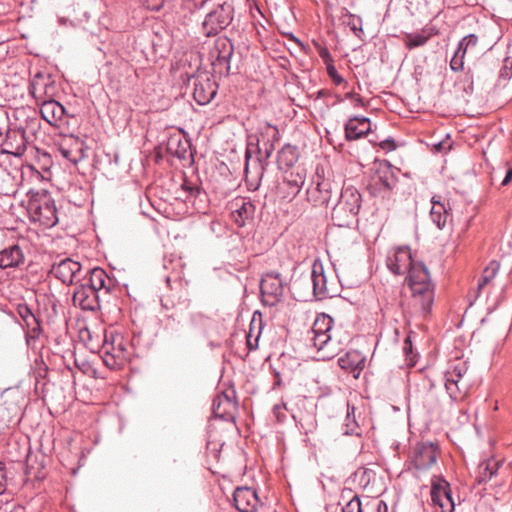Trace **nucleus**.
<instances>
[{
    "label": "nucleus",
    "mask_w": 512,
    "mask_h": 512,
    "mask_svg": "<svg viewBox=\"0 0 512 512\" xmlns=\"http://www.w3.org/2000/svg\"><path fill=\"white\" fill-rule=\"evenodd\" d=\"M333 319L327 314L316 317L312 326L311 341L317 349L318 359L328 360L341 351V343L332 338Z\"/></svg>",
    "instance_id": "f257e3e1"
},
{
    "label": "nucleus",
    "mask_w": 512,
    "mask_h": 512,
    "mask_svg": "<svg viewBox=\"0 0 512 512\" xmlns=\"http://www.w3.org/2000/svg\"><path fill=\"white\" fill-rule=\"evenodd\" d=\"M418 305H421V314L427 318L432 310L435 298V284L433 283L427 266L418 261Z\"/></svg>",
    "instance_id": "f03ea898"
},
{
    "label": "nucleus",
    "mask_w": 512,
    "mask_h": 512,
    "mask_svg": "<svg viewBox=\"0 0 512 512\" xmlns=\"http://www.w3.org/2000/svg\"><path fill=\"white\" fill-rule=\"evenodd\" d=\"M468 371L466 361L456 359L452 361L444 373V384L450 397L457 399L462 392H465L468 383L464 381L465 375Z\"/></svg>",
    "instance_id": "7ed1b4c3"
},
{
    "label": "nucleus",
    "mask_w": 512,
    "mask_h": 512,
    "mask_svg": "<svg viewBox=\"0 0 512 512\" xmlns=\"http://www.w3.org/2000/svg\"><path fill=\"white\" fill-rule=\"evenodd\" d=\"M29 212L34 221L45 227H53L58 222L54 200L47 194L32 199L29 203Z\"/></svg>",
    "instance_id": "20e7f679"
},
{
    "label": "nucleus",
    "mask_w": 512,
    "mask_h": 512,
    "mask_svg": "<svg viewBox=\"0 0 512 512\" xmlns=\"http://www.w3.org/2000/svg\"><path fill=\"white\" fill-rule=\"evenodd\" d=\"M388 267L395 274L408 273L405 284L410 288L412 295H415L414 286L416 282L411 250L408 247L397 248L393 257L388 259Z\"/></svg>",
    "instance_id": "39448f33"
},
{
    "label": "nucleus",
    "mask_w": 512,
    "mask_h": 512,
    "mask_svg": "<svg viewBox=\"0 0 512 512\" xmlns=\"http://www.w3.org/2000/svg\"><path fill=\"white\" fill-rule=\"evenodd\" d=\"M30 93L40 104L54 99L58 94L55 79L45 72L36 73L30 83Z\"/></svg>",
    "instance_id": "423d86ee"
},
{
    "label": "nucleus",
    "mask_w": 512,
    "mask_h": 512,
    "mask_svg": "<svg viewBox=\"0 0 512 512\" xmlns=\"http://www.w3.org/2000/svg\"><path fill=\"white\" fill-rule=\"evenodd\" d=\"M102 349L104 353L103 361L107 367L114 369L125 362L126 347L120 334L106 335Z\"/></svg>",
    "instance_id": "0eeeda50"
},
{
    "label": "nucleus",
    "mask_w": 512,
    "mask_h": 512,
    "mask_svg": "<svg viewBox=\"0 0 512 512\" xmlns=\"http://www.w3.org/2000/svg\"><path fill=\"white\" fill-rule=\"evenodd\" d=\"M232 7L226 3L219 5L205 18L203 27L207 35H215L229 25L232 20Z\"/></svg>",
    "instance_id": "6e6552de"
},
{
    "label": "nucleus",
    "mask_w": 512,
    "mask_h": 512,
    "mask_svg": "<svg viewBox=\"0 0 512 512\" xmlns=\"http://www.w3.org/2000/svg\"><path fill=\"white\" fill-rule=\"evenodd\" d=\"M261 295L263 302L273 306L283 295V284L278 273H266L261 280Z\"/></svg>",
    "instance_id": "1a4fd4ad"
},
{
    "label": "nucleus",
    "mask_w": 512,
    "mask_h": 512,
    "mask_svg": "<svg viewBox=\"0 0 512 512\" xmlns=\"http://www.w3.org/2000/svg\"><path fill=\"white\" fill-rule=\"evenodd\" d=\"M58 147L61 155L74 165H77L85 157L84 142L72 134L61 135Z\"/></svg>",
    "instance_id": "9d476101"
},
{
    "label": "nucleus",
    "mask_w": 512,
    "mask_h": 512,
    "mask_svg": "<svg viewBox=\"0 0 512 512\" xmlns=\"http://www.w3.org/2000/svg\"><path fill=\"white\" fill-rule=\"evenodd\" d=\"M217 84L208 74H199L194 80L193 97L200 105H206L215 97Z\"/></svg>",
    "instance_id": "9b49d317"
},
{
    "label": "nucleus",
    "mask_w": 512,
    "mask_h": 512,
    "mask_svg": "<svg viewBox=\"0 0 512 512\" xmlns=\"http://www.w3.org/2000/svg\"><path fill=\"white\" fill-rule=\"evenodd\" d=\"M478 37L475 34H469L462 38L450 61V67L453 71H462L464 68V58L466 55H475L477 53Z\"/></svg>",
    "instance_id": "f8f14e48"
},
{
    "label": "nucleus",
    "mask_w": 512,
    "mask_h": 512,
    "mask_svg": "<svg viewBox=\"0 0 512 512\" xmlns=\"http://www.w3.org/2000/svg\"><path fill=\"white\" fill-rule=\"evenodd\" d=\"M235 507L240 512H260L259 498L250 487H238L233 494Z\"/></svg>",
    "instance_id": "ddd939ff"
},
{
    "label": "nucleus",
    "mask_w": 512,
    "mask_h": 512,
    "mask_svg": "<svg viewBox=\"0 0 512 512\" xmlns=\"http://www.w3.org/2000/svg\"><path fill=\"white\" fill-rule=\"evenodd\" d=\"M40 105V113L49 125L59 128L68 124V122L65 121V108L57 102L55 98Z\"/></svg>",
    "instance_id": "4468645a"
},
{
    "label": "nucleus",
    "mask_w": 512,
    "mask_h": 512,
    "mask_svg": "<svg viewBox=\"0 0 512 512\" xmlns=\"http://www.w3.org/2000/svg\"><path fill=\"white\" fill-rule=\"evenodd\" d=\"M82 266L79 262L66 258L53 266L54 275L65 284L78 281Z\"/></svg>",
    "instance_id": "2eb2a0df"
},
{
    "label": "nucleus",
    "mask_w": 512,
    "mask_h": 512,
    "mask_svg": "<svg viewBox=\"0 0 512 512\" xmlns=\"http://www.w3.org/2000/svg\"><path fill=\"white\" fill-rule=\"evenodd\" d=\"M342 369L353 373L354 378H358L361 371L365 368L366 356L359 350H349L338 360Z\"/></svg>",
    "instance_id": "dca6fc26"
},
{
    "label": "nucleus",
    "mask_w": 512,
    "mask_h": 512,
    "mask_svg": "<svg viewBox=\"0 0 512 512\" xmlns=\"http://www.w3.org/2000/svg\"><path fill=\"white\" fill-rule=\"evenodd\" d=\"M73 303L83 310H95L98 308V295L87 285H81L73 294Z\"/></svg>",
    "instance_id": "f3484780"
},
{
    "label": "nucleus",
    "mask_w": 512,
    "mask_h": 512,
    "mask_svg": "<svg viewBox=\"0 0 512 512\" xmlns=\"http://www.w3.org/2000/svg\"><path fill=\"white\" fill-rule=\"evenodd\" d=\"M190 148V142L186 138L184 130H176L166 142V150L173 156L184 158Z\"/></svg>",
    "instance_id": "a211bd4d"
},
{
    "label": "nucleus",
    "mask_w": 512,
    "mask_h": 512,
    "mask_svg": "<svg viewBox=\"0 0 512 512\" xmlns=\"http://www.w3.org/2000/svg\"><path fill=\"white\" fill-rule=\"evenodd\" d=\"M306 180V169L302 166L292 167L289 171H286L284 177V183L288 186L289 192L287 196L291 198L295 197Z\"/></svg>",
    "instance_id": "6ab92c4d"
},
{
    "label": "nucleus",
    "mask_w": 512,
    "mask_h": 512,
    "mask_svg": "<svg viewBox=\"0 0 512 512\" xmlns=\"http://www.w3.org/2000/svg\"><path fill=\"white\" fill-rule=\"evenodd\" d=\"M4 146L8 153L20 156L26 149L24 130H6Z\"/></svg>",
    "instance_id": "aec40b11"
},
{
    "label": "nucleus",
    "mask_w": 512,
    "mask_h": 512,
    "mask_svg": "<svg viewBox=\"0 0 512 512\" xmlns=\"http://www.w3.org/2000/svg\"><path fill=\"white\" fill-rule=\"evenodd\" d=\"M24 261V254L18 245H11L0 251V267L2 269L18 267Z\"/></svg>",
    "instance_id": "412c9836"
},
{
    "label": "nucleus",
    "mask_w": 512,
    "mask_h": 512,
    "mask_svg": "<svg viewBox=\"0 0 512 512\" xmlns=\"http://www.w3.org/2000/svg\"><path fill=\"white\" fill-rule=\"evenodd\" d=\"M438 458L437 447L433 443L418 445V471L435 465Z\"/></svg>",
    "instance_id": "4be33fe9"
},
{
    "label": "nucleus",
    "mask_w": 512,
    "mask_h": 512,
    "mask_svg": "<svg viewBox=\"0 0 512 512\" xmlns=\"http://www.w3.org/2000/svg\"><path fill=\"white\" fill-rule=\"evenodd\" d=\"M308 200L314 205H326L330 200L329 184L325 181L317 182L315 188L307 190Z\"/></svg>",
    "instance_id": "5701e85b"
},
{
    "label": "nucleus",
    "mask_w": 512,
    "mask_h": 512,
    "mask_svg": "<svg viewBox=\"0 0 512 512\" xmlns=\"http://www.w3.org/2000/svg\"><path fill=\"white\" fill-rule=\"evenodd\" d=\"M311 280L315 295H324L327 293V280L324 269L321 264L315 263L311 272Z\"/></svg>",
    "instance_id": "b1692460"
},
{
    "label": "nucleus",
    "mask_w": 512,
    "mask_h": 512,
    "mask_svg": "<svg viewBox=\"0 0 512 512\" xmlns=\"http://www.w3.org/2000/svg\"><path fill=\"white\" fill-rule=\"evenodd\" d=\"M450 491V484L442 476L434 475L432 477L430 495L433 504L440 501V498Z\"/></svg>",
    "instance_id": "393cba45"
},
{
    "label": "nucleus",
    "mask_w": 512,
    "mask_h": 512,
    "mask_svg": "<svg viewBox=\"0 0 512 512\" xmlns=\"http://www.w3.org/2000/svg\"><path fill=\"white\" fill-rule=\"evenodd\" d=\"M431 204L430 217L439 229H443L447 222L448 211L443 203L435 200V197L431 199Z\"/></svg>",
    "instance_id": "a878e982"
},
{
    "label": "nucleus",
    "mask_w": 512,
    "mask_h": 512,
    "mask_svg": "<svg viewBox=\"0 0 512 512\" xmlns=\"http://www.w3.org/2000/svg\"><path fill=\"white\" fill-rule=\"evenodd\" d=\"M107 274L101 268H94L90 272L89 288L93 289L95 293L106 287Z\"/></svg>",
    "instance_id": "bb28decb"
},
{
    "label": "nucleus",
    "mask_w": 512,
    "mask_h": 512,
    "mask_svg": "<svg viewBox=\"0 0 512 512\" xmlns=\"http://www.w3.org/2000/svg\"><path fill=\"white\" fill-rule=\"evenodd\" d=\"M500 268V264L497 261H491L489 265L484 269L483 274L478 283V290L481 291L486 285L492 282L496 277Z\"/></svg>",
    "instance_id": "cd10ccee"
},
{
    "label": "nucleus",
    "mask_w": 512,
    "mask_h": 512,
    "mask_svg": "<svg viewBox=\"0 0 512 512\" xmlns=\"http://www.w3.org/2000/svg\"><path fill=\"white\" fill-rule=\"evenodd\" d=\"M349 200H351L350 212L352 214H357L360 208V194L356 190L347 189L341 197L340 205L349 204Z\"/></svg>",
    "instance_id": "c85d7f7f"
},
{
    "label": "nucleus",
    "mask_w": 512,
    "mask_h": 512,
    "mask_svg": "<svg viewBox=\"0 0 512 512\" xmlns=\"http://www.w3.org/2000/svg\"><path fill=\"white\" fill-rule=\"evenodd\" d=\"M256 168L260 171H257L255 173V175H252L249 165H246V168H245L246 183H247L249 190H252V191H255L258 189L260 177L262 174L261 171L263 169L260 164H256Z\"/></svg>",
    "instance_id": "c756f323"
},
{
    "label": "nucleus",
    "mask_w": 512,
    "mask_h": 512,
    "mask_svg": "<svg viewBox=\"0 0 512 512\" xmlns=\"http://www.w3.org/2000/svg\"><path fill=\"white\" fill-rule=\"evenodd\" d=\"M225 405L232 406V403L230 402V400L225 396L224 397L219 396L214 400L213 412L215 413L216 416L225 418L226 413H227V410L225 408H223V406H225Z\"/></svg>",
    "instance_id": "7c9ffc66"
},
{
    "label": "nucleus",
    "mask_w": 512,
    "mask_h": 512,
    "mask_svg": "<svg viewBox=\"0 0 512 512\" xmlns=\"http://www.w3.org/2000/svg\"><path fill=\"white\" fill-rule=\"evenodd\" d=\"M423 352L427 358V364L424 368H427L434 363L437 356V345L433 339H427V349H424Z\"/></svg>",
    "instance_id": "2f4dec72"
},
{
    "label": "nucleus",
    "mask_w": 512,
    "mask_h": 512,
    "mask_svg": "<svg viewBox=\"0 0 512 512\" xmlns=\"http://www.w3.org/2000/svg\"><path fill=\"white\" fill-rule=\"evenodd\" d=\"M434 504L440 507L441 512H453L455 509V503L452 498L451 491L445 494L444 497L440 498V501H437Z\"/></svg>",
    "instance_id": "473e14b6"
},
{
    "label": "nucleus",
    "mask_w": 512,
    "mask_h": 512,
    "mask_svg": "<svg viewBox=\"0 0 512 512\" xmlns=\"http://www.w3.org/2000/svg\"><path fill=\"white\" fill-rule=\"evenodd\" d=\"M371 130H334V132H341L347 141L357 140L364 138L368 135Z\"/></svg>",
    "instance_id": "72a5a7b5"
},
{
    "label": "nucleus",
    "mask_w": 512,
    "mask_h": 512,
    "mask_svg": "<svg viewBox=\"0 0 512 512\" xmlns=\"http://www.w3.org/2000/svg\"><path fill=\"white\" fill-rule=\"evenodd\" d=\"M256 145L259 151L264 150V152L269 155L273 150V145H269L267 142H264L261 146L260 139L258 135H249L248 137V145Z\"/></svg>",
    "instance_id": "f704fd0d"
},
{
    "label": "nucleus",
    "mask_w": 512,
    "mask_h": 512,
    "mask_svg": "<svg viewBox=\"0 0 512 512\" xmlns=\"http://www.w3.org/2000/svg\"><path fill=\"white\" fill-rule=\"evenodd\" d=\"M447 140H441L437 142H431L428 145L432 146L436 152H445L451 149L452 144L449 140V134L446 135Z\"/></svg>",
    "instance_id": "c9c22d12"
},
{
    "label": "nucleus",
    "mask_w": 512,
    "mask_h": 512,
    "mask_svg": "<svg viewBox=\"0 0 512 512\" xmlns=\"http://www.w3.org/2000/svg\"><path fill=\"white\" fill-rule=\"evenodd\" d=\"M343 512H362L360 499L353 497L344 507Z\"/></svg>",
    "instance_id": "e433bc0d"
},
{
    "label": "nucleus",
    "mask_w": 512,
    "mask_h": 512,
    "mask_svg": "<svg viewBox=\"0 0 512 512\" xmlns=\"http://www.w3.org/2000/svg\"><path fill=\"white\" fill-rule=\"evenodd\" d=\"M370 126L369 119L365 117H355L353 119H350L349 122L345 125V128H357L358 125L364 126V125Z\"/></svg>",
    "instance_id": "4c0bfd02"
},
{
    "label": "nucleus",
    "mask_w": 512,
    "mask_h": 512,
    "mask_svg": "<svg viewBox=\"0 0 512 512\" xmlns=\"http://www.w3.org/2000/svg\"><path fill=\"white\" fill-rule=\"evenodd\" d=\"M246 338L249 350H254L258 347L259 333L254 337L252 334V329H250V332L248 333Z\"/></svg>",
    "instance_id": "58836bf2"
},
{
    "label": "nucleus",
    "mask_w": 512,
    "mask_h": 512,
    "mask_svg": "<svg viewBox=\"0 0 512 512\" xmlns=\"http://www.w3.org/2000/svg\"><path fill=\"white\" fill-rule=\"evenodd\" d=\"M6 472H5V466L3 463H0V494L5 491L6 488Z\"/></svg>",
    "instance_id": "ea45409f"
},
{
    "label": "nucleus",
    "mask_w": 512,
    "mask_h": 512,
    "mask_svg": "<svg viewBox=\"0 0 512 512\" xmlns=\"http://www.w3.org/2000/svg\"><path fill=\"white\" fill-rule=\"evenodd\" d=\"M328 74L332 78L335 84H341L343 82V78L338 75L336 69L332 66L328 67Z\"/></svg>",
    "instance_id": "a19ab883"
},
{
    "label": "nucleus",
    "mask_w": 512,
    "mask_h": 512,
    "mask_svg": "<svg viewBox=\"0 0 512 512\" xmlns=\"http://www.w3.org/2000/svg\"><path fill=\"white\" fill-rule=\"evenodd\" d=\"M380 147L386 151H392L396 148V145L392 139L384 140L380 143Z\"/></svg>",
    "instance_id": "79ce46f5"
},
{
    "label": "nucleus",
    "mask_w": 512,
    "mask_h": 512,
    "mask_svg": "<svg viewBox=\"0 0 512 512\" xmlns=\"http://www.w3.org/2000/svg\"><path fill=\"white\" fill-rule=\"evenodd\" d=\"M288 154H290L292 156L291 158V161L294 160V153H293V150L291 147H287V148H284L282 151H281V154H280V161H282V159L287 156Z\"/></svg>",
    "instance_id": "37998d69"
},
{
    "label": "nucleus",
    "mask_w": 512,
    "mask_h": 512,
    "mask_svg": "<svg viewBox=\"0 0 512 512\" xmlns=\"http://www.w3.org/2000/svg\"><path fill=\"white\" fill-rule=\"evenodd\" d=\"M512 180V168L508 169L504 179L502 180V186H507Z\"/></svg>",
    "instance_id": "c03bdc74"
},
{
    "label": "nucleus",
    "mask_w": 512,
    "mask_h": 512,
    "mask_svg": "<svg viewBox=\"0 0 512 512\" xmlns=\"http://www.w3.org/2000/svg\"><path fill=\"white\" fill-rule=\"evenodd\" d=\"M404 350L406 353H409V354H412V342H411V337L408 336L405 340V347H404Z\"/></svg>",
    "instance_id": "a18cd8bd"
},
{
    "label": "nucleus",
    "mask_w": 512,
    "mask_h": 512,
    "mask_svg": "<svg viewBox=\"0 0 512 512\" xmlns=\"http://www.w3.org/2000/svg\"><path fill=\"white\" fill-rule=\"evenodd\" d=\"M406 45L411 49L414 46H416V37H413L412 35H408L406 39Z\"/></svg>",
    "instance_id": "49530a36"
},
{
    "label": "nucleus",
    "mask_w": 512,
    "mask_h": 512,
    "mask_svg": "<svg viewBox=\"0 0 512 512\" xmlns=\"http://www.w3.org/2000/svg\"><path fill=\"white\" fill-rule=\"evenodd\" d=\"M203 315L201 313H192L190 315V320L192 324L198 323L199 320H201Z\"/></svg>",
    "instance_id": "de8ad7c7"
},
{
    "label": "nucleus",
    "mask_w": 512,
    "mask_h": 512,
    "mask_svg": "<svg viewBox=\"0 0 512 512\" xmlns=\"http://www.w3.org/2000/svg\"><path fill=\"white\" fill-rule=\"evenodd\" d=\"M388 508L384 501H379L377 505V512H387Z\"/></svg>",
    "instance_id": "09e8293b"
},
{
    "label": "nucleus",
    "mask_w": 512,
    "mask_h": 512,
    "mask_svg": "<svg viewBox=\"0 0 512 512\" xmlns=\"http://www.w3.org/2000/svg\"><path fill=\"white\" fill-rule=\"evenodd\" d=\"M427 39H428V36H424V35L418 33V40H417L418 46L425 44Z\"/></svg>",
    "instance_id": "8fccbe9b"
},
{
    "label": "nucleus",
    "mask_w": 512,
    "mask_h": 512,
    "mask_svg": "<svg viewBox=\"0 0 512 512\" xmlns=\"http://www.w3.org/2000/svg\"><path fill=\"white\" fill-rule=\"evenodd\" d=\"M414 358H415L414 355L407 357L406 361H407V365L409 368H412L414 366V364H415Z\"/></svg>",
    "instance_id": "3c124183"
},
{
    "label": "nucleus",
    "mask_w": 512,
    "mask_h": 512,
    "mask_svg": "<svg viewBox=\"0 0 512 512\" xmlns=\"http://www.w3.org/2000/svg\"><path fill=\"white\" fill-rule=\"evenodd\" d=\"M238 215L241 216L242 215V212H247V207H246V204H243V206L241 207V209H239L238 211Z\"/></svg>",
    "instance_id": "603ef678"
},
{
    "label": "nucleus",
    "mask_w": 512,
    "mask_h": 512,
    "mask_svg": "<svg viewBox=\"0 0 512 512\" xmlns=\"http://www.w3.org/2000/svg\"><path fill=\"white\" fill-rule=\"evenodd\" d=\"M325 133H326V137H327V139H328L331 143H333V138L331 137V136H332V134H331L330 130H325Z\"/></svg>",
    "instance_id": "864d4df0"
},
{
    "label": "nucleus",
    "mask_w": 512,
    "mask_h": 512,
    "mask_svg": "<svg viewBox=\"0 0 512 512\" xmlns=\"http://www.w3.org/2000/svg\"><path fill=\"white\" fill-rule=\"evenodd\" d=\"M428 388H432L434 386V380H432L429 376H427Z\"/></svg>",
    "instance_id": "5fc2aeb1"
},
{
    "label": "nucleus",
    "mask_w": 512,
    "mask_h": 512,
    "mask_svg": "<svg viewBox=\"0 0 512 512\" xmlns=\"http://www.w3.org/2000/svg\"><path fill=\"white\" fill-rule=\"evenodd\" d=\"M353 21H355L354 18H353ZM352 29H353L354 32H356L358 30L357 25H356L355 22L352 23ZM355 34L357 35V33H355Z\"/></svg>",
    "instance_id": "6e6d98bb"
},
{
    "label": "nucleus",
    "mask_w": 512,
    "mask_h": 512,
    "mask_svg": "<svg viewBox=\"0 0 512 512\" xmlns=\"http://www.w3.org/2000/svg\"><path fill=\"white\" fill-rule=\"evenodd\" d=\"M160 5L153 6V9H159Z\"/></svg>",
    "instance_id": "4d7b16f0"
},
{
    "label": "nucleus",
    "mask_w": 512,
    "mask_h": 512,
    "mask_svg": "<svg viewBox=\"0 0 512 512\" xmlns=\"http://www.w3.org/2000/svg\"><path fill=\"white\" fill-rule=\"evenodd\" d=\"M2 116V110L0 109V117Z\"/></svg>",
    "instance_id": "13d9d810"
}]
</instances>
